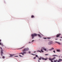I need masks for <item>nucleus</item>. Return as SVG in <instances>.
Masks as SVG:
<instances>
[{"label": "nucleus", "instance_id": "27", "mask_svg": "<svg viewBox=\"0 0 62 62\" xmlns=\"http://www.w3.org/2000/svg\"><path fill=\"white\" fill-rule=\"evenodd\" d=\"M49 51H52L51 49H50L49 50Z\"/></svg>", "mask_w": 62, "mask_h": 62}, {"label": "nucleus", "instance_id": "11", "mask_svg": "<svg viewBox=\"0 0 62 62\" xmlns=\"http://www.w3.org/2000/svg\"><path fill=\"white\" fill-rule=\"evenodd\" d=\"M44 39H51V37H48L47 38H44Z\"/></svg>", "mask_w": 62, "mask_h": 62}, {"label": "nucleus", "instance_id": "15", "mask_svg": "<svg viewBox=\"0 0 62 62\" xmlns=\"http://www.w3.org/2000/svg\"><path fill=\"white\" fill-rule=\"evenodd\" d=\"M56 42V43H57L58 44H61L60 42Z\"/></svg>", "mask_w": 62, "mask_h": 62}, {"label": "nucleus", "instance_id": "21", "mask_svg": "<svg viewBox=\"0 0 62 62\" xmlns=\"http://www.w3.org/2000/svg\"><path fill=\"white\" fill-rule=\"evenodd\" d=\"M54 49V48L52 47V48H51V50H53Z\"/></svg>", "mask_w": 62, "mask_h": 62}, {"label": "nucleus", "instance_id": "25", "mask_svg": "<svg viewBox=\"0 0 62 62\" xmlns=\"http://www.w3.org/2000/svg\"><path fill=\"white\" fill-rule=\"evenodd\" d=\"M2 58H3V59L5 58V57L4 56H3L2 57Z\"/></svg>", "mask_w": 62, "mask_h": 62}, {"label": "nucleus", "instance_id": "24", "mask_svg": "<svg viewBox=\"0 0 62 62\" xmlns=\"http://www.w3.org/2000/svg\"><path fill=\"white\" fill-rule=\"evenodd\" d=\"M45 55H48V54H45Z\"/></svg>", "mask_w": 62, "mask_h": 62}, {"label": "nucleus", "instance_id": "31", "mask_svg": "<svg viewBox=\"0 0 62 62\" xmlns=\"http://www.w3.org/2000/svg\"><path fill=\"white\" fill-rule=\"evenodd\" d=\"M32 55H34V54H32Z\"/></svg>", "mask_w": 62, "mask_h": 62}, {"label": "nucleus", "instance_id": "16", "mask_svg": "<svg viewBox=\"0 0 62 62\" xmlns=\"http://www.w3.org/2000/svg\"><path fill=\"white\" fill-rule=\"evenodd\" d=\"M42 59V57H40L39 58V60H41Z\"/></svg>", "mask_w": 62, "mask_h": 62}, {"label": "nucleus", "instance_id": "17", "mask_svg": "<svg viewBox=\"0 0 62 62\" xmlns=\"http://www.w3.org/2000/svg\"><path fill=\"white\" fill-rule=\"evenodd\" d=\"M53 56H57L56 55H53Z\"/></svg>", "mask_w": 62, "mask_h": 62}, {"label": "nucleus", "instance_id": "35", "mask_svg": "<svg viewBox=\"0 0 62 62\" xmlns=\"http://www.w3.org/2000/svg\"><path fill=\"white\" fill-rule=\"evenodd\" d=\"M61 38H62V37H61Z\"/></svg>", "mask_w": 62, "mask_h": 62}, {"label": "nucleus", "instance_id": "13", "mask_svg": "<svg viewBox=\"0 0 62 62\" xmlns=\"http://www.w3.org/2000/svg\"><path fill=\"white\" fill-rule=\"evenodd\" d=\"M31 17L32 18H34L35 16H34L32 15L31 16Z\"/></svg>", "mask_w": 62, "mask_h": 62}, {"label": "nucleus", "instance_id": "14", "mask_svg": "<svg viewBox=\"0 0 62 62\" xmlns=\"http://www.w3.org/2000/svg\"><path fill=\"white\" fill-rule=\"evenodd\" d=\"M0 45H2V46H4V45H3V44H1V42H0Z\"/></svg>", "mask_w": 62, "mask_h": 62}, {"label": "nucleus", "instance_id": "2", "mask_svg": "<svg viewBox=\"0 0 62 62\" xmlns=\"http://www.w3.org/2000/svg\"><path fill=\"white\" fill-rule=\"evenodd\" d=\"M37 34L36 33H34L33 34H32L31 35V36L32 37V39L34 38V37H36V36H37Z\"/></svg>", "mask_w": 62, "mask_h": 62}, {"label": "nucleus", "instance_id": "20", "mask_svg": "<svg viewBox=\"0 0 62 62\" xmlns=\"http://www.w3.org/2000/svg\"><path fill=\"white\" fill-rule=\"evenodd\" d=\"M57 52H60V50H57Z\"/></svg>", "mask_w": 62, "mask_h": 62}, {"label": "nucleus", "instance_id": "3", "mask_svg": "<svg viewBox=\"0 0 62 62\" xmlns=\"http://www.w3.org/2000/svg\"><path fill=\"white\" fill-rule=\"evenodd\" d=\"M0 49L1 50V53L2 56H3V50L2 49V48L1 47H0Z\"/></svg>", "mask_w": 62, "mask_h": 62}, {"label": "nucleus", "instance_id": "5", "mask_svg": "<svg viewBox=\"0 0 62 62\" xmlns=\"http://www.w3.org/2000/svg\"><path fill=\"white\" fill-rule=\"evenodd\" d=\"M42 59L43 60H47L48 59V58H44L43 57H42Z\"/></svg>", "mask_w": 62, "mask_h": 62}, {"label": "nucleus", "instance_id": "26", "mask_svg": "<svg viewBox=\"0 0 62 62\" xmlns=\"http://www.w3.org/2000/svg\"><path fill=\"white\" fill-rule=\"evenodd\" d=\"M15 57H18V56H15Z\"/></svg>", "mask_w": 62, "mask_h": 62}, {"label": "nucleus", "instance_id": "34", "mask_svg": "<svg viewBox=\"0 0 62 62\" xmlns=\"http://www.w3.org/2000/svg\"><path fill=\"white\" fill-rule=\"evenodd\" d=\"M22 48H21L19 49H22Z\"/></svg>", "mask_w": 62, "mask_h": 62}, {"label": "nucleus", "instance_id": "33", "mask_svg": "<svg viewBox=\"0 0 62 62\" xmlns=\"http://www.w3.org/2000/svg\"><path fill=\"white\" fill-rule=\"evenodd\" d=\"M38 62H39V61L38 60Z\"/></svg>", "mask_w": 62, "mask_h": 62}, {"label": "nucleus", "instance_id": "22", "mask_svg": "<svg viewBox=\"0 0 62 62\" xmlns=\"http://www.w3.org/2000/svg\"><path fill=\"white\" fill-rule=\"evenodd\" d=\"M36 57H38V56L37 55H35Z\"/></svg>", "mask_w": 62, "mask_h": 62}, {"label": "nucleus", "instance_id": "9", "mask_svg": "<svg viewBox=\"0 0 62 62\" xmlns=\"http://www.w3.org/2000/svg\"><path fill=\"white\" fill-rule=\"evenodd\" d=\"M53 43V41H50V42L49 43V44H52Z\"/></svg>", "mask_w": 62, "mask_h": 62}, {"label": "nucleus", "instance_id": "8", "mask_svg": "<svg viewBox=\"0 0 62 62\" xmlns=\"http://www.w3.org/2000/svg\"><path fill=\"white\" fill-rule=\"evenodd\" d=\"M42 49H43L44 50V51H46L47 50L44 47H42Z\"/></svg>", "mask_w": 62, "mask_h": 62}, {"label": "nucleus", "instance_id": "37", "mask_svg": "<svg viewBox=\"0 0 62 62\" xmlns=\"http://www.w3.org/2000/svg\"><path fill=\"white\" fill-rule=\"evenodd\" d=\"M55 40H57V39H55Z\"/></svg>", "mask_w": 62, "mask_h": 62}, {"label": "nucleus", "instance_id": "36", "mask_svg": "<svg viewBox=\"0 0 62 62\" xmlns=\"http://www.w3.org/2000/svg\"><path fill=\"white\" fill-rule=\"evenodd\" d=\"M1 41V40H0V42Z\"/></svg>", "mask_w": 62, "mask_h": 62}, {"label": "nucleus", "instance_id": "30", "mask_svg": "<svg viewBox=\"0 0 62 62\" xmlns=\"http://www.w3.org/2000/svg\"><path fill=\"white\" fill-rule=\"evenodd\" d=\"M33 41H34V40H32V42H33Z\"/></svg>", "mask_w": 62, "mask_h": 62}, {"label": "nucleus", "instance_id": "12", "mask_svg": "<svg viewBox=\"0 0 62 62\" xmlns=\"http://www.w3.org/2000/svg\"><path fill=\"white\" fill-rule=\"evenodd\" d=\"M61 61H62V60L61 59H59V60L58 61V62H60Z\"/></svg>", "mask_w": 62, "mask_h": 62}, {"label": "nucleus", "instance_id": "28", "mask_svg": "<svg viewBox=\"0 0 62 62\" xmlns=\"http://www.w3.org/2000/svg\"><path fill=\"white\" fill-rule=\"evenodd\" d=\"M53 52H54V53H55V51H53Z\"/></svg>", "mask_w": 62, "mask_h": 62}, {"label": "nucleus", "instance_id": "29", "mask_svg": "<svg viewBox=\"0 0 62 62\" xmlns=\"http://www.w3.org/2000/svg\"><path fill=\"white\" fill-rule=\"evenodd\" d=\"M30 53H31L30 51L29 52V54H30Z\"/></svg>", "mask_w": 62, "mask_h": 62}, {"label": "nucleus", "instance_id": "18", "mask_svg": "<svg viewBox=\"0 0 62 62\" xmlns=\"http://www.w3.org/2000/svg\"><path fill=\"white\" fill-rule=\"evenodd\" d=\"M38 35L39 37H41V36H40V35L39 34H38Z\"/></svg>", "mask_w": 62, "mask_h": 62}, {"label": "nucleus", "instance_id": "32", "mask_svg": "<svg viewBox=\"0 0 62 62\" xmlns=\"http://www.w3.org/2000/svg\"><path fill=\"white\" fill-rule=\"evenodd\" d=\"M34 53H36V51H35V52H34Z\"/></svg>", "mask_w": 62, "mask_h": 62}, {"label": "nucleus", "instance_id": "6", "mask_svg": "<svg viewBox=\"0 0 62 62\" xmlns=\"http://www.w3.org/2000/svg\"><path fill=\"white\" fill-rule=\"evenodd\" d=\"M42 49H41L40 50L41 51H40L39 50V51H37V52H40V53H41V52L42 53H43L44 51H43V50H42Z\"/></svg>", "mask_w": 62, "mask_h": 62}, {"label": "nucleus", "instance_id": "23", "mask_svg": "<svg viewBox=\"0 0 62 62\" xmlns=\"http://www.w3.org/2000/svg\"><path fill=\"white\" fill-rule=\"evenodd\" d=\"M36 57H34V58H33V59H36Z\"/></svg>", "mask_w": 62, "mask_h": 62}, {"label": "nucleus", "instance_id": "4", "mask_svg": "<svg viewBox=\"0 0 62 62\" xmlns=\"http://www.w3.org/2000/svg\"><path fill=\"white\" fill-rule=\"evenodd\" d=\"M55 57H54L52 59L49 58V60H50V61H51V62H53V59H55Z\"/></svg>", "mask_w": 62, "mask_h": 62}, {"label": "nucleus", "instance_id": "19", "mask_svg": "<svg viewBox=\"0 0 62 62\" xmlns=\"http://www.w3.org/2000/svg\"><path fill=\"white\" fill-rule=\"evenodd\" d=\"M19 56H20V57H23V56H22L21 55H19Z\"/></svg>", "mask_w": 62, "mask_h": 62}, {"label": "nucleus", "instance_id": "1", "mask_svg": "<svg viewBox=\"0 0 62 62\" xmlns=\"http://www.w3.org/2000/svg\"><path fill=\"white\" fill-rule=\"evenodd\" d=\"M28 50H29V49L28 48H25L23 51V53L22 52L21 53H19V54H22L23 55H24V54H26V51H27Z\"/></svg>", "mask_w": 62, "mask_h": 62}, {"label": "nucleus", "instance_id": "10", "mask_svg": "<svg viewBox=\"0 0 62 62\" xmlns=\"http://www.w3.org/2000/svg\"><path fill=\"white\" fill-rule=\"evenodd\" d=\"M10 56H9V57H13V55H14V54H10Z\"/></svg>", "mask_w": 62, "mask_h": 62}, {"label": "nucleus", "instance_id": "7", "mask_svg": "<svg viewBox=\"0 0 62 62\" xmlns=\"http://www.w3.org/2000/svg\"><path fill=\"white\" fill-rule=\"evenodd\" d=\"M61 35V34H58L56 36V38H58V37H59Z\"/></svg>", "mask_w": 62, "mask_h": 62}]
</instances>
